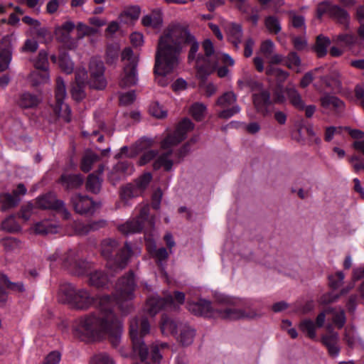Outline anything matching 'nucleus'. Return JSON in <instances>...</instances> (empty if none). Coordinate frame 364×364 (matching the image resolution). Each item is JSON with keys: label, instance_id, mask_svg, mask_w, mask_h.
Listing matches in <instances>:
<instances>
[{"label": "nucleus", "instance_id": "nucleus-54", "mask_svg": "<svg viewBox=\"0 0 364 364\" xmlns=\"http://www.w3.org/2000/svg\"><path fill=\"white\" fill-rule=\"evenodd\" d=\"M267 75H272L277 78L278 80L284 81L289 76V73L280 68H269L267 69Z\"/></svg>", "mask_w": 364, "mask_h": 364}, {"label": "nucleus", "instance_id": "nucleus-17", "mask_svg": "<svg viewBox=\"0 0 364 364\" xmlns=\"http://www.w3.org/2000/svg\"><path fill=\"white\" fill-rule=\"evenodd\" d=\"M136 66L135 61H132V65H125L119 81L122 87L134 85L137 82Z\"/></svg>", "mask_w": 364, "mask_h": 364}, {"label": "nucleus", "instance_id": "nucleus-33", "mask_svg": "<svg viewBox=\"0 0 364 364\" xmlns=\"http://www.w3.org/2000/svg\"><path fill=\"white\" fill-rule=\"evenodd\" d=\"M299 328L300 331L305 333L309 338H316V329L317 327L315 323L311 319L306 318L302 320L299 323Z\"/></svg>", "mask_w": 364, "mask_h": 364}, {"label": "nucleus", "instance_id": "nucleus-34", "mask_svg": "<svg viewBox=\"0 0 364 364\" xmlns=\"http://www.w3.org/2000/svg\"><path fill=\"white\" fill-rule=\"evenodd\" d=\"M162 17L160 14L152 13L149 15L144 16L141 19V23L146 27H151L154 28H159L162 24Z\"/></svg>", "mask_w": 364, "mask_h": 364}, {"label": "nucleus", "instance_id": "nucleus-22", "mask_svg": "<svg viewBox=\"0 0 364 364\" xmlns=\"http://www.w3.org/2000/svg\"><path fill=\"white\" fill-rule=\"evenodd\" d=\"M321 80L335 93H341L343 90L341 75L338 72H333L328 76L321 77Z\"/></svg>", "mask_w": 364, "mask_h": 364}, {"label": "nucleus", "instance_id": "nucleus-48", "mask_svg": "<svg viewBox=\"0 0 364 364\" xmlns=\"http://www.w3.org/2000/svg\"><path fill=\"white\" fill-rule=\"evenodd\" d=\"M334 41L337 43H342L346 46L351 47L355 44L357 39L353 34L342 33L336 36Z\"/></svg>", "mask_w": 364, "mask_h": 364}, {"label": "nucleus", "instance_id": "nucleus-56", "mask_svg": "<svg viewBox=\"0 0 364 364\" xmlns=\"http://www.w3.org/2000/svg\"><path fill=\"white\" fill-rule=\"evenodd\" d=\"M290 17H291V25L299 29L305 30V19L304 16L300 15H296L294 13L291 12L290 13Z\"/></svg>", "mask_w": 364, "mask_h": 364}, {"label": "nucleus", "instance_id": "nucleus-44", "mask_svg": "<svg viewBox=\"0 0 364 364\" xmlns=\"http://www.w3.org/2000/svg\"><path fill=\"white\" fill-rule=\"evenodd\" d=\"M119 46L117 44L109 45L106 51V62L108 64L114 63L119 57Z\"/></svg>", "mask_w": 364, "mask_h": 364}, {"label": "nucleus", "instance_id": "nucleus-36", "mask_svg": "<svg viewBox=\"0 0 364 364\" xmlns=\"http://www.w3.org/2000/svg\"><path fill=\"white\" fill-rule=\"evenodd\" d=\"M237 101V95L233 92H226L220 95L215 105L223 108L228 107Z\"/></svg>", "mask_w": 364, "mask_h": 364}, {"label": "nucleus", "instance_id": "nucleus-27", "mask_svg": "<svg viewBox=\"0 0 364 364\" xmlns=\"http://www.w3.org/2000/svg\"><path fill=\"white\" fill-rule=\"evenodd\" d=\"M58 230V226L55 223L48 220L37 223L34 226L35 232L40 235L56 233Z\"/></svg>", "mask_w": 364, "mask_h": 364}, {"label": "nucleus", "instance_id": "nucleus-55", "mask_svg": "<svg viewBox=\"0 0 364 364\" xmlns=\"http://www.w3.org/2000/svg\"><path fill=\"white\" fill-rule=\"evenodd\" d=\"M333 323L338 328H341L343 327V326L346 323V315L343 309H341L339 311L336 312L334 310L333 312Z\"/></svg>", "mask_w": 364, "mask_h": 364}, {"label": "nucleus", "instance_id": "nucleus-41", "mask_svg": "<svg viewBox=\"0 0 364 364\" xmlns=\"http://www.w3.org/2000/svg\"><path fill=\"white\" fill-rule=\"evenodd\" d=\"M58 64L60 68L67 74H70L74 70V64L69 55L65 53L60 55Z\"/></svg>", "mask_w": 364, "mask_h": 364}, {"label": "nucleus", "instance_id": "nucleus-62", "mask_svg": "<svg viewBox=\"0 0 364 364\" xmlns=\"http://www.w3.org/2000/svg\"><path fill=\"white\" fill-rule=\"evenodd\" d=\"M349 162L352 164L355 172L364 171V161L360 157L353 155L349 158Z\"/></svg>", "mask_w": 364, "mask_h": 364}, {"label": "nucleus", "instance_id": "nucleus-23", "mask_svg": "<svg viewBox=\"0 0 364 364\" xmlns=\"http://www.w3.org/2000/svg\"><path fill=\"white\" fill-rule=\"evenodd\" d=\"M180 333L176 337L177 341L183 346L191 345L194 339L195 329L187 324L180 323Z\"/></svg>", "mask_w": 364, "mask_h": 364}, {"label": "nucleus", "instance_id": "nucleus-1", "mask_svg": "<svg viewBox=\"0 0 364 364\" xmlns=\"http://www.w3.org/2000/svg\"><path fill=\"white\" fill-rule=\"evenodd\" d=\"M135 282L132 271L120 278L116 284L115 298L109 295L95 297L85 289H76L72 284H65L60 291L65 296V301L74 308L87 310L97 303L99 309L80 317L73 326L74 336L87 341L100 338L107 334L117 338L122 328V323L113 310L115 303L122 313L128 314L133 310L132 300L134 298Z\"/></svg>", "mask_w": 364, "mask_h": 364}, {"label": "nucleus", "instance_id": "nucleus-31", "mask_svg": "<svg viewBox=\"0 0 364 364\" xmlns=\"http://www.w3.org/2000/svg\"><path fill=\"white\" fill-rule=\"evenodd\" d=\"M20 200L21 198L19 197L15 196L12 193L0 194V204L3 210L16 207Z\"/></svg>", "mask_w": 364, "mask_h": 364}, {"label": "nucleus", "instance_id": "nucleus-25", "mask_svg": "<svg viewBox=\"0 0 364 364\" xmlns=\"http://www.w3.org/2000/svg\"><path fill=\"white\" fill-rule=\"evenodd\" d=\"M321 105L324 108L332 106L335 110L339 112L344 109V102L336 96L326 93L320 99Z\"/></svg>", "mask_w": 364, "mask_h": 364}, {"label": "nucleus", "instance_id": "nucleus-28", "mask_svg": "<svg viewBox=\"0 0 364 364\" xmlns=\"http://www.w3.org/2000/svg\"><path fill=\"white\" fill-rule=\"evenodd\" d=\"M41 100L35 95L29 92H24L21 95L18 103L23 108H33L36 107Z\"/></svg>", "mask_w": 364, "mask_h": 364}, {"label": "nucleus", "instance_id": "nucleus-11", "mask_svg": "<svg viewBox=\"0 0 364 364\" xmlns=\"http://www.w3.org/2000/svg\"><path fill=\"white\" fill-rule=\"evenodd\" d=\"M70 203L75 212L80 215L92 213L95 210V203L86 195L75 193L71 196Z\"/></svg>", "mask_w": 364, "mask_h": 364}, {"label": "nucleus", "instance_id": "nucleus-39", "mask_svg": "<svg viewBox=\"0 0 364 364\" xmlns=\"http://www.w3.org/2000/svg\"><path fill=\"white\" fill-rule=\"evenodd\" d=\"M189 112L195 120L201 121L205 117L206 106L203 103L196 102L191 106Z\"/></svg>", "mask_w": 364, "mask_h": 364}, {"label": "nucleus", "instance_id": "nucleus-16", "mask_svg": "<svg viewBox=\"0 0 364 364\" xmlns=\"http://www.w3.org/2000/svg\"><path fill=\"white\" fill-rule=\"evenodd\" d=\"M152 141L150 139H141L136 143L134 146L131 147L123 146L121 148L119 153L116 155L117 158L129 157L132 158L136 156L139 152L141 151L144 149L151 146Z\"/></svg>", "mask_w": 364, "mask_h": 364}, {"label": "nucleus", "instance_id": "nucleus-64", "mask_svg": "<svg viewBox=\"0 0 364 364\" xmlns=\"http://www.w3.org/2000/svg\"><path fill=\"white\" fill-rule=\"evenodd\" d=\"M60 360V353L57 351H53L46 357L43 364H58Z\"/></svg>", "mask_w": 364, "mask_h": 364}, {"label": "nucleus", "instance_id": "nucleus-26", "mask_svg": "<svg viewBox=\"0 0 364 364\" xmlns=\"http://www.w3.org/2000/svg\"><path fill=\"white\" fill-rule=\"evenodd\" d=\"M66 96V88L65 82L61 77H58L56 79L55 87V100L57 106L55 112H60L63 109V102Z\"/></svg>", "mask_w": 364, "mask_h": 364}, {"label": "nucleus", "instance_id": "nucleus-49", "mask_svg": "<svg viewBox=\"0 0 364 364\" xmlns=\"http://www.w3.org/2000/svg\"><path fill=\"white\" fill-rule=\"evenodd\" d=\"M265 26L268 31L273 33H278L281 31V26L277 18L269 16L265 19Z\"/></svg>", "mask_w": 364, "mask_h": 364}, {"label": "nucleus", "instance_id": "nucleus-13", "mask_svg": "<svg viewBox=\"0 0 364 364\" xmlns=\"http://www.w3.org/2000/svg\"><path fill=\"white\" fill-rule=\"evenodd\" d=\"M2 47L0 52V70L4 71L9 68L12 57L11 38L4 36L0 42Z\"/></svg>", "mask_w": 364, "mask_h": 364}, {"label": "nucleus", "instance_id": "nucleus-52", "mask_svg": "<svg viewBox=\"0 0 364 364\" xmlns=\"http://www.w3.org/2000/svg\"><path fill=\"white\" fill-rule=\"evenodd\" d=\"M344 277V274L342 272H338L334 275L329 276L330 287L335 289H338L343 284Z\"/></svg>", "mask_w": 364, "mask_h": 364}, {"label": "nucleus", "instance_id": "nucleus-29", "mask_svg": "<svg viewBox=\"0 0 364 364\" xmlns=\"http://www.w3.org/2000/svg\"><path fill=\"white\" fill-rule=\"evenodd\" d=\"M237 85L240 89L248 87L252 91H260L262 89V84L252 78L251 75L247 73H245L244 76L237 81Z\"/></svg>", "mask_w": 364, "mask_h": 364}, {"label": "nucleus", "instance_id": "nucleus-15", "mask_svg": "<svg viewBox=\"0 0 364 364\" xmlns=\"http://www.w3.org/2000/svg\"><path fill=\"white\" fill-rule=\"evenodd\" d=\"M142 193L140 188L137 187L134 183H128L120 188L119 197L121 203L124 206L129 205V201L132 199L141 196Z\"/></svg>", "mask_w": 364, "mask_h": 364}, {"label": "nucleus", "instance_id": "nucleus-20", "mask_svg": "<svg viewBox=\"0 0 364 364\" xmlns=\"http://www.w3.org/2000/svg\"><path fill=\"white\" fill-rule=\"evenodd\" d=\"M37 205L38 207L43 209L57 210L59 208L63 207V201L57 199L55 194L49 193L46 195L39 197L37 200Z\"/></svg>", "mask_w": 364, "mask_h": 364}, {"label": "nucleus", "instance_id": "nucleus-9", "mask_svg": "<svg viewBox=\"0 0 364 364\" xmlns=\"http://www.w3.org/2000/svg\"><path fill=\"white\" fill-rule=\"evenodd\" d=\"M149 206H143L140 210L139 215L136 219L128 221L120 225L119 230L124 234L136 233L140 232L146 223L152 225L153 222L149 220Z\"/></svg>", "mask_w": 364, "mask_h": 364}, {"label": "nucleus", "instance_id": "nucleus-14", "mask_svg": "<svg viewBox=\"0 0 364 364\" xmlns=\"http://www.w3.org/2000/svg\"><path fill=\"white\" fill-rule=\"evenodd\" d=\"M252 101L257 112L263 115L267 114V107L271 103L270 94L268 91L262 89L259 91V93L253 94Z\"/></svg>", "mask_w": 364, "mask_h": 364}, {"label": "nucleus", "instance_id": "nucleus-7", "mask_svg": "<svg viewBox=\"0 0 364 364\" xmlns=\"http://www.w3.org/2000/svg\"><path fill=\"white\" fill-rule=\"evenodd\" d=\"M62 265L73 274L81 275L86 272L90 264L80 258L78 251L70 250L64 253L62 258Z\"/></svg>", "mask_w": 364, "mask_h": 364}, {"label": "nucleus", "instance_id": "nucleus-21", "mask_svg": "<svg viewBox=\"0 0 364 364\" xmlns=\"http://www.w3.org/2000/svg\"><path fill=\"white\" fill-rule=\"evenodd\" d=\"M290 104L298 110H304V101L302 99L301 95L299 94L298 90L291 85H288L284 90Z\"/></svg>", "mask_w": 364, "mask_h": 364}, {"label": "nucleus", "instance_id": "nucleus-47", "mask_svg": "<svg viewBox=\"0 0 364 364\" xmlns=\"http://www.w3.org/2000/svg\"><path fill=\"white\" fill-rule=\"evenodd\" d=\"M98 157L95 154L92 152L87 153L82 158L81 163V169L84 172H88L94 162L97 160Z\"/></svg>", "mask_w": 364, "mask_h": 364}, {"label": "nucleus", "instance_id": "nucleus-38", "mask_svg": "<svg viewBox=\"0 0 364 364\" xmlns=\"http://www.w3.org/2000/svg\"><path fill=\"white\" fill-rule=\"evenodd\" d=\"M242 36L241 26L237 24H232L229 28V40L236 48H238L241 42Z\"/></svg>", "mask_w": 364, "mask_h": 364}, {"label": "nucleus", "instance_id": "nucleus-58", "mask_svg": "<svg viewBox=\"0 0 364 364\" xmlns=\"http://www.w3.org/2000/svg\"><path fill=\"white\" fill-rule=\"evenodd\" d=\"M73 227L75 234L77 235H86L90 232L89 224H85L81 222H74Z\"/></svg>", "mask_w": 364, "mask_h": 364}, {"label": "nucleus", "instance_id": "nucleus-37", "mask_svg": "<svg viewBox=\"0 0 364 364\" xmlns=\"http://www.w3.org/2000/svg\"><path fill=\"white\" fill-rule=\"evenodd\" d=\"M113 172L110 175V179L115 178L116 173L130 174L133 171V166L127 161H120L113 168ZM119 178V176H116Z\"/></svg>", "mask_w": 364, "mask_h": 364}, {"label": "nucleus", "instance_id": "nucleus-45", "mask_svg": "<svg viewBox=\"0 0 364 364\" xmlns=\"http://www.w3.org/2000/svg\"><path fill=\"white\" fill-rule=\"evenodd\" d=\"M34 65L37 70H48V53L45 50H41L34 63Z\"/></svg>", "mask_w": 364, "mask_h": 364}, {"label": "nucleus", "instance_id": "nucleus-8", "mask_svg": "<svg viewBox=\"0 0 364 364\" xmlns=\"http://www.w3.org/2000/svg\"><path fill=\"white\" fill-rule=\"evenodd\" d=\"M194 128L193 123L188 118H184L177 125L176 131L168 135L162 141L161 146L164 149L176 146L182 141L186 136V134Z\"/></svg>", "mask_w": 364, "mask_h": 364}, {"label": "nucleus", "instance_id": "nucleus-4", "mask_svg": "<svg viewBox=\"0 0 364 364\" xmlns=\"http://www.w3.org/2000/svg\"><path fill=\"white\" fill-rule=\"evenodd\" d=\"M150 325L146 318H137L132 319L129 325V333L132 341V350L134 355H138L142 362L146 364H160L162 359L161 353L169 346L166 342L156 341L151 346V352L149 355L147 346L142 337L149 333Z\"/></svg>", "mask_w": 364, "mask_h": 364}, {"label": "nucleus", "instance_id": "nucleus-10", "mask_svg": "<svg viewBox=\"0 0 364 364\" xmlns=\"http://www.w3.org/2000/svg\"><path fill=\"white\" fill-rule=\"evenodd\" d=\"M90 78L88 84L90 87L102 90L106 87L107 82L104 77L105 67L102 60L92 58L90 62Z\"/></svg>", "mask_w": 364, "mask_h": 364}, {"label": "nucleus", "instance_id": "nucleus-51", "mask_svg": "<svg viewBox=\"0 0 364 364\" xmlns=\"http://www.w3.org/2000/svg\"><path fill=\"white\" fill-rule=\"evenodd\" d=\"M1 228L7 232H17L20 228L14 217H9L1 223Z\"/></svg>", "mask_w": 364, "mask_h": 364}, {"label": "nucleus", "instance_id": "nucleus-18", "mask_svg": "<svg viewBox=\"0 0 364 364\" xmlns=\"http://www.w3.org/2000/svg\"><path fill=\"white\" fill-rule=\"evenodd\" d=\"M321 341L322 344L326 347L328 352L331 357L338 356L340 348L338 346V334L336 332L331 331L329 334L323 335Z\"/></svg>", "mask_w": 364, "mask_h": 364}, {"label": "nucleus", "instance_id": "nucleus-3", "mask_svg": "<svg viewBox=\"0 0 364 364\" xmlns=\"http://www.w3.org/2000/svg\"><path fill=\"white\" fill-rule=\"evenodd\" d=\"M238 301L226 296L216 298L214 306L210 301L200 300L197 303H188V309L193 314L205 317L225 320L255 318L262 314L252 309H237Z\"/></svg>", "mask_w": 364, "mask_h": 364}, {"label": "nucleus", "instance_id": "nucleus-53", "mask_svg": "<svg viewBox=\"0 0 364 364\" xmlns=\"http://www.w3.org/2000/svg\"><path fill=\"white\" fill-rule=\"evenodd\" d=\"M210 60H208V63L206 65H200V59L198 58L196 61V66L198 68L200 73L203 72L205 75H210L213 70L216 69L217 63H210Z\"/></svg>", "mask_w": 364, "mask_h": 364}, {"label": "nucleus", "instance_id": "nucleus-61", "mask_svg": "<svg viewBox=\"0 0 364 364\" xmlns=\"http://www.w3.org/2000/svg\"><path fill=\"white\" fill-rule=\"evenodd\" d=\"M240 107L238 105H234L231 108L225 109L218 113V117L222 119H228L239 113Z\"/></svg>", "mask_w": 364, "mask_h": 364}, {"label": "nucleus", "instance_id": "nucleus-32", "mask_svg": "<svg viewBox=\"0 0 364 364\" xmlns=\"http://www.w3.org/2000/svg\"><path fill=\"white\" fill-rule=\"evenodd\" d=\"M108 282L106 274L102 271L96 270L89 274V284L95 287L105 286Z\"/></svg>", "mask_w": 364, "mask_h": 364}, {"label": "nucleus", "instance_id": "nucleus-5", "mask_svg": "<svg viewBox=\"0 0 364 364\" xmlns=\"http://www.w3.org/2000/svg\"><path fill=\"white\" fill-rule=\"evenodd\" d=\"M119 244L115 240L107 238L101 243V254L107 259V267L111 273L115 274L124 269L128 264L132 255V247L127 242L115 255Z\"/></svg>", "mask_w": 364, "mask_h": 364}, {"label": "nucleus", "instance_id": "nucleus-57", "mask_svg": "<svg viewBox=\"0 0 364 364\" xmlns=\"http://www.w3.org/2000/svg\"><path fill=\"white\" fill-rule=\"evenodd\" d=\"M151 175L149 173L143 174L140 178L134 181V184L140 188L143 193L151 180Z\"/></svg>", "mask_w": 364, "mask_h": 364}, {"label": "nucleus", "instance_id": "nucleus-24", "mask_svg": "<svg viewBox=\"0 0 364 364\" xmlns=\"http://www.w3.org/2000/svg\"><path fill=\"white\" fill-rule=\"evenodd\" d=\"M180 324H178L172 318L166 314L161 316L160 322L161 332L164 336L176 334V330L179 328Z\"/></svg>", "mask_w": 364, "mask_h": 364}, {"label": "nucleus", "instance_id": "nucleus-40", "mask_svg": "<svg viewBox=\"0 0 364 364\" xmlns=\"http://www.w3.org/2000/svg\"><path fill=\"white\" fill-rule=\"evenodd\" d=\"M330 43L331 41L328 38L324 37L321 35L317 37L315 50L318 57L321 58L326 55L327 53V48Z\"/></svg>", "mask_w": 364, "mask_h": 364}, {"label": "nucleus", "instance_id": "nucleus-6", "mask_svg": "<svg viewBox=\"0 0 364 364\" xmlns=\"http://www.w3.org/2000/svg\"><path fill=\"white\" fill-rule=\"evenodd\" d=\"M325 14H327L336 23L342 26L345 30L349 29L350 14L340 6L333 4L330 1L319 3L316 9L317 18H321Z\"/></svg>", "mask_w": 364, "mask_h": 364}, {"label": "nucleus", "instance_id": "nucleus-50", "mask_svg": "<svg viewBox=\"0 0 364 364\" xmlns=\"http://www.w3.org/2000/svg\"><path fill=\"white\" fill-rule=\"evenodd\" d=\"M286 65L290 68H298L301 65V59L295 52H290L286 58Z\"/></svg>", "mask_w": 364, "mask_h": 364}, {"label": "nucleus", "instance_id": "nucleus-35", "mask_svg": "<svg viewBox=\"0 0 364 364\" xmlns=\"http://www.w3.org/2000/svg\"><path fill=\"white\" fill-rule=\"evenodd\" d=\"M90 364H116V363L109 353L99 352L90 358Z\"/></svg>", "mask_w": 364, "mask_h": 364}, {"label": "nucleus", "instance_id": "nucleus-59", "mask_svg": "<svg viewBox=\"0 0 364 364\" xmlns=\"http://www.w3.org/2000/svg\"><path fill=\"white\" fill-rule=\"evenodd\" d=\"M150 114L156 118H164L166 116V111L158 103H153L149 107Z\"/></svg>", "mask_w": 364, "mask_h": 364}, {"label": "nucleus", "instance_id": "nucleus-12", "mask_svg": "<svg viewBox=\"0 0 364 364\" xmlns=\"http://www.w3.org/2000/svg\"><path fill=\"white\" fill-rule=\"evenodd\" d=\"M173 304V296L168 295L165 298L153 296L149 298L146 302V311L152 316H155L161 309L164 308H171Z\"/></svg>", "mask_w": 364, "mask_h": 364}, {"label": "nucleus", "instance_id": "nucleus-63", "mask_svg": "<svg viewBox=\"0 0 364 364\" xmlns=\"http://www.w3.org/2000/svg\"><path fill=\"white\" fill-rule=\"evenodd\" d=\"M274 45L270 40H267L260 46V52L266 57L269 56L274 51Z\"/></svg>", "mask_w": 364, "mask_h": 364}, {"label": "nucleus", "instance_id": "nucleus-43", "mask_svg": "<svg viewBox=\"0 0 364 364\" xmlns=\"http://www.w3.org/2000/svg\"><path fill=\"white\" fill-rule=\"evenodd\" d=\"M40 70H41L33 71L30 75L31 80L33 86L45 83L49 79V73H48V70H41L42 72Z\"/></svg>", "mask_w": 364, "mask_h": 364}, {"label": "nucleus", "instance_id": "nucleus-2", "mask_svg": "<svg viewBox=\"0 0 364 364\" xmlns=\"http://www.w3.org/2000/svg\"><path fill=\"white\" fill-rule=\"evenodd\" d=\"M191 45L188 60L195 59L199 45L188 29L179 24L170 25L160 36L156 51V70L161 73L173 72L180 63L183 48Z\"/></svg>", "mask_w": 364, "mask_h": 364}, {"label": "nucleus", "instance_id": "nucleus-46", "mask_svg": "<svg viewBox=\"0 0 364 364\" xmlns=\"http://www.w3.org/2000/svg\"><path fill=\"white\" fill-rule=\"evenodd\" d=\"M75 28V24L72 21L65 22L57 31V35H61L60 39L63 41H65L68 37L69 33Z\"/></svg>", "mask_w": 364, "mask_h": 364}, {"label": "nucleus", "instance_id": "nucleus-19", "mask_svg": "<svg viewBox=\"0 0 364 364\" xmlns=\"http://www.w3.org/2000/svg\"><path fill=\"white\" fill-rule=\"evenodd\" d=\"M84 179L80 174H62L58 182L60 183L66 191L79 188L83 183Z\"/></svg>", "mask_w": 364, "mask_h": 364}, {"label": "nucleus", "instance_id": "nucleus-30", "mask_svg": "<svg viewBox=\"0 0 364 364\" xmlns=\"http://www.w3.org/2000/svg\"><path fill=\"white\" fill-rule=\"evenodd\" d=\"M171 151L160 155L154 162L153 167L155 170L164 168L165 171H169L171 170L173 161L169 159Z\"/></svg>", "mask_w": 364, "mask_h": 364}, {"label": "nucleus", "instance_id": "nucleus-60", "mask_svg": "<svg viewBox=\"0 0 364 364\" xmlns=\"http://www.w3.org/2000/svg\"><path fill=\"white\" fill-rule=\"evenodd\" d=\"M38 48V43L35 39H27L21 48L23 53H35Z\"/></svg>", "mask_w": 364, "mask_h": 364}, {"label": "nucleus", "instance_id": "nucleus-42", "mask_svg": "<svg viewBox=\"0 0 364 364\" xmlns=\"http://www.w3.org/2000/svg\"><path fill=\"white\" fill-rule=\"evenodd\" d=\"M101 180L94 174H90L86 182V188L88 191L97 194L101 188Z\"/></svg>", "mask_w": 364, "mask_h": 364}]
</instances>
